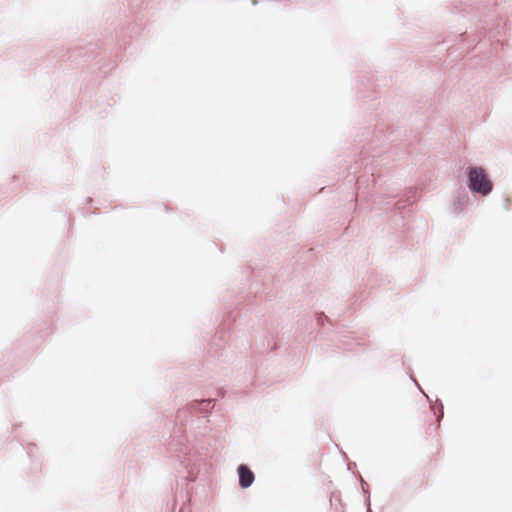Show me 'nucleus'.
<instances>
[{
  "instance_id": "nucleus-1",
  "label": "nucleus",
  "mask_w": 512,
  "mask_h": 512,
  "mask_svg": "<svg viewBox=\"0 0 512 512\" xmlns=\"http://www.w3.org/2000/svg\"><path fill=\"white\" fill-rule=\"evenodd\" d=\"M470 188L482 195H487L492 190V183L481 167L469 168Z\"/></svg>"
},
{
  "instance_id": "nucleus-2",
  "label": "nucleus",
  "mask_w": 512,
  "mask_h": 512,
  "mask_svg": "<svg viewBox=\"0 0 512 512\" xmlns=\"http://www.w3.org/2000/svg\"><path fill=\"white\" fill-rule=\"evenodd\" d=\"M238 474H239V483H240L241 487L247 488L253 483L254 474L247 466L240 465L238 467Z\"/></svg>"
}]
</instances>
